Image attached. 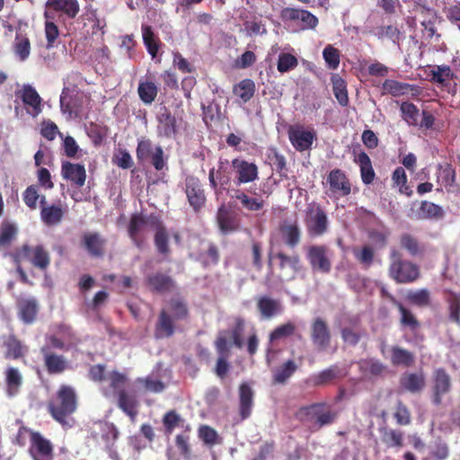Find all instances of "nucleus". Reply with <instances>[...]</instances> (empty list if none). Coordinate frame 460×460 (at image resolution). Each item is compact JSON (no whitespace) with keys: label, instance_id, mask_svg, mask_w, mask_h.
<instances>
[{"label":"nucleus","instance_id":"1","mask_svg":"<svg viewBox=\"0 0 460 460\" xmlns=\"http://www.w3.org/2000/svg\"><path fill=\"white\" fill-rule=\"evenodd\" d=\"M77 406L78 397L75 389L68 385H61L49 401L47 409L52 419L63 428H71V416L76 411Z\"/></svg>","mask_w":460,"mask_h":460},{"label":"nucleus","instance_id":"2","mask_svg":"<svg viewBox=\"0 0 460 460\" xmlns=\"http://www.w3.org/2000/svg\"><path fill=\"white\" fill-rule=\"evenodd\" d=\"M190 311L186 301L181 297H172L168 301V308H163L155 326L154 335L156 339L170 338L175 332L176 321H186Z\"/></svg>","mask_w":460,"mask_h":460},{"label":"nucleus","instance_id":"3","mask_svg":"<svg viewBox=\"0 0 460 460\" xmlns=\"http://www.w3.org/2000/svg\"><path fill=\"white\" fill-rule=\"evenodd\" d=\"M388 273L390 278L399 284L412 283L420 277L419 266L402 259V254L394 249L390 252Z\"/></svg>","mask_w":460,"mask_h":460},{"label":"nucleus","instance_id":"4","mask_svg":"<svg viewBox=\"0 0 460 460\" xmlns=\"http://www.w3.org/2000/svg\"><path fill=\"white\" fill-rule=\"evenodd\" d=\"M300 413L306 421L313 422L315 429L332 424L337 419V412L330 410L326 402H315L300 408Z\"/></svg>","mask_w":460,"mask_h":460},{"label":"nucleus","instance_id":"5","mask_svg":"<svg viewBox=\"0 0 460 460\" xmlns=\"http://www.w3.org/2000/svg\"><path fill=\"white\" fill-rule=\"evenodd\" d=\"M234 172L231 167V161L219 158L217 168H212L208 172L209 186L215 192L225 190L229 196V190H233L231 184L234 180Z\"/></svg>","mask_w":460,"mask_h":460},{"label":"nucleus","instance_id":"6","mask_svg":"<svg viewBox=\"0 0 460 460\" xmlns=\"http://www.w3.org/2000/svg\"><path fill=\"white\" fill-rule=\"evenodd\" d=\"M279 17L285 24H296L303 31L314 30L319 23L318 18L305 9L285 7L280 11Z\"/></svg>","mask_w":460,"mask_h":460},{"label":"nucleus","instance_id":"7","mask_svg":"<svg viewBox=\"0 0 460 460\" xmlns=\"http://www.w3.org/2000/svg\"><path fill=\"white\" fill-rule=\"evenodd\" d=\"M14 260L20 263L22 260H27L35 268L45 270L50 264L49 252L42 245L30 246L23 244L15 253Z\"/></svg>","mask_w":460,"mask_h":460},{"label":"nucleus","instance_id":"8","mask_svg":"<svg viewBox=\"0 0 460 460\" xmlns=\"http://www.w3.org/2000/svg\"><path fill=\"white\" fill-rule=\"evenodd\" d=\"M231 167L234 172L233 184L234 188L240 189L242 185L259 179V168L252 162L236 157L231 161Z\"/></svg>","mask_w":460,"mask_h":460},{"label":"nucleus","instance_id":"9","mask_svg":"<svg viewBox=\"0 0 460 460\" xmlns=\"http://www.w3.org/2000/svg\"><path fill=\"white\" fill-rule=\"evenodd\" d=\"M305 226L309 234L321 236L328 230V217L320 204H309L305 210Z\"/></svg>","mask_w":460,"mask_h":460},{"label":"nucleus","instance_id":"10","mask_svg":"<svg viewBox=\"0 0 460 460\" xmlns=\"http://www.w3.org/2000/svg\"><path fill=\"white\" fill-rule=\"evenodd\" d=\"M40 354L42 358L43 367L50 376L61 375L70 368V363L67 358L64 355L51 349L49 346H41Z\"/></svg>","mask_w":460,"mask_h":460},{"label":"nucleus","instance_id":"11","mask_svg":"<svg viewBox=\"0 0 460 460\" xmlns=\"http://www.w3.org/2000/svg\"><path fill=\"white\" fill-rule=\"evenodd\" d=\"M273 259L278 261L279 278L280 280H290L295 278L300 264V258L297 254L288 255L283 252H279L274 256L270 254V263Z\"/></svg>","mask_w":460,"mask_h":460},{"label":"nucleus","instance_id":"12","mask_svg":"<svg viewBox=\"0 0 460 460\" xmlns=\"http://www.w3.org/2000/svg\"><path fill=\"white\" fill-rule=\"evenodd\" d=\"M306 258L313 270L329 273L332 269L330 251L325 245H312L307 250Z\"/></svg>","mask_w":460,"mask_h":460},{"label":"nucleus","instance_id":"13","mask_svg":"<svg viewBox=\"0 0 460 460\" xmlns=\"http://www.w3.org/2000/svg\"><path fill=\"white\" fill-rule=\"evenodd\" d=\"M185 193L190 207L199 212L206 204V195L203 186L195 176H188L185 180Z\"/></svg>","mask_w":460,"mask_h":460},{"label":"nucleus","instance_id":"14","mask_svg":"<svg viewBox=\"0 0 460 460\" xmlns=\"http://www.w3.org/2000/svg\"><path fill=\"white\" fill-rule=\"evenodd\" d=\"M29 453L32 460H53L54 447L39 431L31 433Z\"/></svg>","mask_w":460,"mask_h":460},{"label":"nucleus","instance_id":"15","mask_svg":"<svg viewBox=\"0 0 460 460\" xmlns=\"http://www.w3.org/2000/svg\"><path fill=\"white\" fill-rule=\"evenodd\" d=\"M326 181L332 195L346 197L351 193V183L345 172L341 169H333L327 175Z\"/></svg>","mask_w":460,"mask_h":460},{"label":"nucleus","instance_id":"16","mask_svg":"<svg viewBox=\"0 0 460 460\" xmlns=\"http://www.w3.org/2000/svg\"><path fill=\"white\" fill-rule=\"evenodd\" d=\"M451 390V378L444 368H438L432 376V402L436 406L442 403L443 396Z\"/></svg>","mask_w":460,"mask_h":460},{"label":"nucleus","instance_id":"17","mask_svg":"<svg viewBox=\"0 0 460 460\" xmlns=\"http://www.w3.org/2000/svg\"><path fill=\"white\" fill-rule=\"evenodd\" d=\"M147 225H150V215L148 217L138 213L131 215L128 226V234L138 249H142L144 246L146 241L144 231Z\"/></svg>","mask_w":460,"mask_h":460},{"label":"nucleus","instance_id":"18","mask_svg":"<svg viewBox=\"0 0 460 460\" xmlns=\"http://www.w3.org/2000/svg\"><path fill=\"white\" fill-rule=\"evenodd\" d=\"M157 134L166 138H172L178 133L176 117L166 106L160 108L156 114Z\"/></svg>","mask_w":460,"mask_h":460},{"label":"nucleus","instance_id":"19","mask_svg":"<svg viewBox=\"0 0 460 460\" xmlns=\"http://www.w3.org/2000/svg\"><path fill=\"white\" fill-rule=\"evenodd\" d=\"M288 134L290 143L299 152L311 149L313 142L316 138L314 130H305L300 126L290 127Z\"/></svg>","mask_w":460,"mask_h":460},{"label":"nucleus","instance_id":"20","mask_svg":"<svg viewBox=\"0 0 460 460\" xmlns=\"http://www.w3.org/2000/svg\"><path fill=\"white\" fill-rule=\"evenodd\" d=\"M150 226L155 228L154 243L157 252L162 255L168 256L171 252L169 247V235L161 217L155 214H151Z\"/></svg>","mask_w":460,"mask_h":460},{"label":"nucleus","instance_id":"21","mask_svg":"<svg viewBox=\"0 0 460 460\" xmlns=\"http://www.w3.org/2000/svg\"><path fill=\"white\" fill-rule=\"evenodd\" d=\"M229 197L239 201L243 208L251 212L260 211L265 205V201L261 195L253 192V195L250 196L247 192L237 188H233V190H229Z\"/></svg>","mask_w":460,"mask_h":460},{"label":"nucleus","instance_id":"22","mask_svg":"<svg viewBox=\"0 0 460 460\" xmlns=\"http://www.w3.org/2000/svg\"><path fill=\"white\" fill-rule=\"evenodd\" d=\"M311 338L318 350H325L331 343V332L327 323L318 317L311 325Z\"/></svg>","mask_w":460,"mask_h":460},{"label":"nucleus","instance_id":"23","mask_svg":"<svg viewBox=\"0 0 460 460\" xmlns=\"http://www.w3.org/2000/svg\"><path fill=\"white\" fill-rule=\"evenodd\" d=\"M118 407L129 417L132 422L136 421L138 415L139 402L135 394L126 390H120L116 395Z\"/></svg>","mask_w":460,"mask_h":460},{"label":"nucleus","instance_id":"24","mask_svg":"<svg viewBox=\"0 0 460 460\" xmlns=\"http://www.w3.org/2000/svg\"><path fill=\"white\" fill-rule=\"evenodd\" d=\"M61 174L77 188L83 187L85 183L86 171L83 164L65 161L61 165Z\"/></svg>","mask_w":460,"mask_h":460},{"label":"nucleus","instance_id":"25","mask_svg":"<svg viewBox=\"0 0 460 460\" xmlns=\"http://www.w3.org/2000/svg\"><path fill=\"white\" fill-rule=\"evenodd\" d=\"M106 240L97 232L85 233L82 237V246L93 258H102L105 253Z\"/></svg>","mask_w":460,"mask_h":460},{"label":"nucleus","instance_id":"26","mask_svg":"<svg viewBox=\"0 0 460 460\" xmlns=\"http://www.w3.org/2000/svg\"><path fill=\"white\" fill-rule=\"evenodd\" d=\"M256 306L263 319H271L283 312L281 302L268 296H260Z\"/></svg>","mask_w":460,"mask_h":460},{"label":"nucleus","instance_id":"27","mask_svg":"<svg viewBox=\"0 0 460 460\" xmlns=\"http://www.w3.org/2000/svg\"><path fill=\"white\" fill-rule=\"evenodd\" d=\"M45 7H50L68 19H75L80 12L77 0H47Z\"/></svg>","mask_w":460,"mask_h":460},{"label":"nucleus","instance_id":"28","mask_svg":"<svg viewBox=\"0 0 460 460\" xmlns=\"http://www.w3.org/2000/svg\"><path fill=\"white\" fill-rule=\"evenodd\" d=\"M66 211L61 203L43 206L40 209L41 221L48 226H58L62 222Z\"/></svg>","mask_w":460,"mask_h":460},{"label":"nucleus","instance_id":"29","mask_svg":"<svg viewBox=\"0 0 460 460\" xmlns=\"http://www.w3.org/2000/svg\"><path fill=\"white\" fill-rule=\"evenodd\" d=\"M146 285L151 291L162 294L169 292L172 288L173 280L168 275L155 272L146 277Z\"/></svg>","mask_w":460,"mask_h":460},{"label":"nucleus","instance_id":"30","mask_svg":"<svg viewBox=\"0 0 460 460\" xmlns=\"http://www.w3.org/2000/svg\"><path fill=\"white\" fill-rule=\"evenodd\" d=\"M253 406V391L246 383L239 386V413L242 420L251 416Z\"/></svg>","mask_w":460,"mask_h":460},{"label":"nucleus","instance_id":"31","mask_svg":"<svg viewBox=\"0 0 460 460\" xmlns=\"http://www.w3.org/2000/svg\"><path fill=\"white\" fill-rule=\"evenodd\" d=\"M217 221L222 234H227L239 229L238 219L224 206L219 208L217 214Z\"/></svg>","mask_w":460,"mask_h":460},{"label":"nucleus","instance_id":"32","mask_svg":"<svg viewBox=\"0 0 460 460\" xmlns=\"http://www.w3.org/2000/svg\"><path fill=\"white\" fill-rule=\"evenodd\" d=\"M354 162L359 166L360 176L364 184H371L376 177L370 157L365 151H360L354 157Z\"/></svg>","mask_w":460,"mask_h":460},{"label":"nucleus","instance_id":"33","mask_svg":"<svg viewBox=\"0 0 460 460\" xmlns=\"http://www.w3.org/2000/svg\"><path fill=\"white\" fill-rule=\"evenodd\" d=\"M20 319L24 323H32L38 314L39 305L35 298H23L17 303Z\"/></svg>","mask_w":460,"mask_h":460},{"label":"nucleus","instance_id":"34","mask_svg":"<svg viewBox=\"0 0 460 460\" xmlns=\"http://www.w3.org/2000/svg\"><path fill=\"white\" fill-rule=\"evenodd\" d=\"M400 385L410 393H420L425 386V376L423 373H405L400 378Z\"/></svg>","mask_w":460,"mask_h":460},{"label":"nucleus","instance_id":"35","mask_svg":"<svg viewBox=\"0 0 460 460\" xmlns=\"http://www.w3.org/2000/svg\"><path fill=\"white\" fill-rule=\"evenodd\" d=\"M21 98L24 105L31 108V111H29V112L32 116H37L41 112V98L31 85L23 86Z\"/></svg>","mask_w":460,"mask_h":460},{"label":"nucleus","instance_id":"36","mask_svg":"<svg viewBox=\"0 0 460 460\" xmlns=\"http://www.w3.org/2000/svg\"><path fill=\"white\" fill-rule=\"evenodd\" d=\"M392 303L397 307L401 314L400 323L402 327L409 328L411 332L420 329V323L411 310L406 308L401 302L394 296H390Z\"/></svg>","mask_w":460,"mask_h":460},{"label":"nucleus","instance_id":"37","mask_svg":"<svg viewBox=\"0 0 460 460\" xmlns=\"http://www.w3.org/2000/svg\"><path fill=\"white\" fill-rule=\"evenodd\" d=\"M399 242L401 247L411 257L422 256L425 252L424 245L411 234L404 233L401 234Z\"/></svg>","mask_w":460,"mask_h":460},{"label":"nucleus","instance_id":"38","mask_svg":"<svg viewBox=\"0 0 460 460\" xmlns=\"http://www.w3.org/2000/svg\"><path fill=\"white\" fill-rule=\"evenodd\" d=\"M298 367L292 359L287 360L279 367L273 370L272 382L273 384L283 385L295 374Z\"/></svg>","mask_w":460,"mask_h":460},{"label":"nucleus","instance_id":"39","mask_svg":"<svg viewBox=\"0 0 460 460\" xmlns=\"http://www.w3.org/2000/svg\"><path fill=\"white\" fill-rule=\"evenodd\" d=\"M429 75L433 83L440 84L443 87L447 86L455 76L451 67L447 65L433 66L429 71Z\"/></svg>","mask_w":460,"mask_h":460},{"label":"nucleus","instance_id":"40","mask_svg":"<svg viewBox=\"0 0 460 460\" xmlns=\"http://www.w3.org/2000/svg\"><path fill=\"white\" fill-rule=\"evenodd\" d=\"M158 87L154 81H140L137 87L139 99L146 105L155 102L158 94Z\"/></svg>","mask_w":460,"mask_h":460},{"label":"nucleus","instance_id":"41","mask_svg":"<svg viewBox=\"0 0 460 460\" xmlns=\"http://www.w3.org/2000/svg\"><path fill=\"white\" fill-rule=\"evenodd\" d=\"M360 372L368 377H378L385 370V366L375 358H365L358 362Z\"/></svg>","mask_w":460,"mask_h":460},{"label":"nucleus","instance_id":"42","mask_svg":"<svg viewBox=\"0 0 460 460\" xmlns=\"http://www.w3.org/2000/svg\"><path fill=\"white\" fill-rule=\"evenodd\" d=\"M18 234L17 226L10 222H3L0 226V250L11 247Z\"/></svg>","mask_w":460,"mask_h":460},{"label":"nucleus","instance_id":"43","mask_svg":"<svg viewBox=\"0 0 460 460\" xmlns=\"http://www.w3.org/2000/svg\"><path fill=\"white\" fill-rule=\"evenodd\" d=\"M382 442L387 447H402L403 446V432L399 429L384 427L379 429Z\"/></svg>","mask_w":460,"mask_h":460},{"label":"nucleus","instance_id":"44","mask_svg":"<svg viewBox=\"0 0 460 460\" xmlns=\"http://www.w3.org/2000/svg\"><path fill=\"white\" fill-rule=\"evenodd\" d=\"M414 354L399 346L391 348V363L394 366L410 367L414 363Z\"/></svg>","mask_w":460,"mask_h":460},{"label":"nucleus","instance_id":"45","mask_svg":"<svg viewBox=\"0 0 460 460\" xmlns=\"http://www.w3.org/2000/svg\"><path fill=\"white\" fill-rule=\"evenodd\" d=\"M341 371L340 367L336 365H332L328 368L319 372L317 375H314L311 377V381L313 385L315 386L325 385L334 379L341 377Z\"/></svg>","mask_w":460,"mask_h":460},{"label":"nucleus","instance_id":"46","mask_svg":"<svg viewBox=\"0 0 460 460\" xmlns=\"http://www.w3.org/2000/svg\"><path fill=\"white\" fill-rule=\"evenodd\" d=\"M279 231L288 246L294 248L299 243L301 231L296 222L282 225Z\"/></svg>","mask_w":460,"mask_h":460},{"label":"nucleus","instance_id":"47","mask_svg":"<svg viewBox=\"0 0 460 460\" xmlns=\"http://www.w3.org/2000/svg\"><path fill=\"white\" fill-rule=\"evenodd\" d=\"M3 346L5 348L4 357L6 358L18 359L24 355V347L14 335L4 337Z\"/></svg>","mask_w":460,"mask_h":460},{"label":"nucleus","instance_id":"48","mask_svg":"<svg viewBox=\"0 0 460 460\" xmlns=\"http://www.w3.org/2000/svg\"><path fill=\"white\" fill-rule=\"evenodd\" d=\"M6 393L9 396H14L18 394L22 384V376L15 367H8L5 371Z\"/></svg>","mask_w":460,"mask_h":460},{"label":"nucleus","instance_id":"49","mask_svg":"<svg viewBox=\"0 0 460 460\" xmlns=\"http://www.w3.org/2000/svg\"><path fill=\"white\" fill-rule=\"evenodd\" d=\"M256 86L252 79L245 78L241 80L233 87V93L239 97L243 102H249L254 95Z\"/></svg>","mask_w":460,"mask_h":460},{"label":"nucleus","instance_id":"50","mask_svg":"<svg viewBox=\"0 0 460 460\" xmlns=\"http://www.w3.org/2000/svg\"><path fill=\"white\" fill-rule=\"evenodd\" d=\"M141 29L143 41L147 52L153 58H155L160 48V40L155 37L151 26L142 25Z\"/></svg>","mask_w":460,"mask_h":460},{"label":"nucleus","instance_id":"51","mask_svg":"<svg viewBox=\"0 0 460 460\" xmlns=\"http://www.w3.org/2000/svg\"><path fill=\"white\" fill-rule=\"evenodd\" d=\"M408 83L394 79H385L382 84V94H390L394 97L403 96L407 93Z\"/></svg>","mask_w":460,"mask_h":460},{"label":"nucleus","instance_id":"52","mask_svg":"<svg viewBox=\"0 0 460 460\" xmlns=\"http://www.w3.org/2000/svg\"><path fill=\"white\" fill-rule=\"evenodd\" d=\"M392 181L394 187L399 188V192L401 194H404L407 197H411L412 195V190L407 185V175L402 167L399 166L395 168L392 174Z\"/></svg>","mask_w":460,"mask_h":460},{"label":"nucleus","instance_id":"53","mask_svg":"<svg viewBox=\"0 0 460 460\" xmlns=\"http://www.w3.org/2000/svg\"><path fill=\"white\" fill-rule=\"evenodd\" d=\"M333 93L341 106H347L349 103V97L347 92L346 82L338 75L332 76Z\"/></svg>","mask_w":460,"mask_h":460},{"label":"nucleus","instance_id":"54","mask_svg":"<svg viewBox=\"0 0 460 460\" xmlns=\"http://www.w3.org/2000/svg\"><path fill=\"white\" fill-rule=\"evenodd\" d=\"M400 111L402 119L409 126H418L420 110L414 103L403 102L401 104Z\"/></svg>","mask_w":460,"mask_h":460},{"label":"nucleus","instance_id":"55","mask_svg":"<svg viewBox=\"0 0 460 460\" xmlns=\"http://www.w3.org/2000/svg\"><path fill=\"white\" fill-rule=\"evenodd\" d=\"M407 299L411 304L419 307H427L431 304L430 292L427 288L409 291Z\"/></svg>","mask_w":460,"mask_h":460},{"label":"nucleus","instance_id":"56","mask_svg":"<svg viewBox=\"0 0 460 460\" xmlns=\"http://www.w3.org/2000/svg\"><path fill=\"white\" fill-rule=\"evenodd\" d=\"M14 52L21 61L26 60L31 53V42L27 37L17 35L14 42Z\"/></svg>","mask_w":460,"mask_h":460},{"label":"nucleus","instance_id":"57","mask_svg":"<svg viewBox=\"0 0 460 460\" xmlns=\"http://www.w3.org/2000/svg\"><path fill=\"white\" fill-rule=\"evenodd\" d=\"M353 254L356 260L366 268L370 267L374 261L375 252L369 245H364L360 250H354Z\"/></svg>","mask_w":460,"mask_h":460},{"label":"nucleus","instance_id":"58","mask_svg":"<svg viewBox=\"0 0 460 460\" xmlns=\"http://www.w3.org/2000/svg\"><path fill=\"white\" fill-rule=\"evenodd\" d=\"M296 331V325L288 322L276 327L270 334V341L274 342L283 338L291 336Z\"/></svg>","mask_w":460,"mask_h":460},{"label":"nucleus","instance_id":"59","mask_svg":"<svg viewBox=\"0 0 460 460\" xmlns=\"http://www.w3.org/2000/svg\"><path fill=\"white\" fill-rule=\"evenodd\" d=\"M199 438L208 446L212 447L218 443V434L215 429L208 425H201L198 430Z\"/></svg>","mask_w":460,"mask_h":460},{"label":"nucleus","instance_id":"60","mask_svg":"<svg viewBox=\"0 0 460 460\" xmlns=\"http://www.w3.org/2000/svg\"><path fill=\"white\" fill-rule=\"evenodd\" d=\"M298 65L297 58L289 53H281L279 56L277 68L280 73H286L294 69Z\"/></svg>","mask_w":460,"mask_h":460},{"label":"nucleus","instance_id":"61","mask_svg":"<svg viewBox=\"0 0 460 460\" xmlns=\"http://www.w3.org/2000/svg\"><path fill=\"white\" fill-rule=\"evenodd\" d=\"M39 199V187L35 184L28 186L22 193V199L25 205L31 210L37 208Z\"/></svg>","mask_w":460,"mask_h":460},{"label":"nucleus","instance_id":"62","mask_svg":"<svg viewBox=\"0 0 460 460\" xmlns=\"http://www.w3.org/2000/svg\"><path fill=\"white\" fill-rule=\"evenodd\" d=\"M376 35L378 39L387 38L394 44L399 45L401 40V31L394 25L381 26L378 28Z\"/></svg>","mask_w":460,"mask_h":460},{"label":"nucleus","instance_id":"63","mask_svg":"<svg viewBox=\"0 0 460 460\" xmlns=\"http://www.w3.org/2000/svg\"><path fill=\"white\" fill-rule=\"evenodd\" d=\"M394 417L401 426L409 425L411 421V411L402 401H398Z\"/></svg>","mask_w":460,"mask_h":460},{"label":"nucleus","instance_id":"64","mask_svg":"<svg viewBox=\"0 0 460 460\" xmlns=\"http://www.w3.org/2000/svg\"><path fill=\"white\" fill-rule=\"evenodd\" d=\"M449 318L460 325V299L457 295L452 293L447 298Z\"/></svg>","mask_w":460,"mask_h":460}]
</instances>
